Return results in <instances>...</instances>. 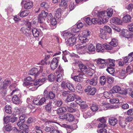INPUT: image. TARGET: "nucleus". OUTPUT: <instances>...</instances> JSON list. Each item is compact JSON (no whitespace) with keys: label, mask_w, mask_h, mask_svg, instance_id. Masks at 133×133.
<instances>
[{"label":"nucleus","mask_w":133,"mask_h":133,"mask_svg":"<svg viewBox=\"0 0 133 133\" xmlns=\"http://www.w3.org/2000/svg\"><path fill=\"white\" fill-rule=\"evenodd\" d=\"M48 79L49 81L51 82H52L55 79L54 76L53 74H50L48 76Z\"/></svg>","instance_id":"obj_60"},{"label":"nucleus","mask_w":133,"mask_h":133,"mask_svg":"<svg viewBox=\"0 0 133 133\" xmlns=\"http://www.w3.org/2000/svg\"><path fill=\"white\" fill-rule=\"evenodd\" d=\"M34 129L36 133H43L42 131L41 130V128L39 126H35Z\"/></svg>","instance_id":"obj_52"},{"label":"nucleus","mask_w":133,"mask_h":133,"mask_svg":"<svg viewBox=\"0 0 133 133\" xmlns=\"http://www.w3.org/2000/svg\"><path fill=\"white\" fill-rule=\"evenodd\" d=\"M90 33V32L89 30H84L83 31L82 33V34L83 35L87 37L89 36Z\"/></svg>","instance_id":"obj_63"},{"label":"nucleus","mask_w":133,"mask_h":133,"mask_svg":"<svg viewBox=\"0 0 133 133\" xmlns=\"http://www.w3.org/2000/svg\"><path fill=\"white\" fill-rule=\"evenodd\" d=\"M58 57L54 58L51 61L50 65L52 70H54L57 68L58 65Z\"/></svg>","instance_id":"obj_6"},{"label":"nucleus","mask_w":133,"mask_h":133,"mask_svg":"<svg viewBox=\"0 0 133 133\" xmlns=\"http://www.w3.org/2000/svg\"><path fill=\"white\" fill-rule=\"evenodd\" d=\"M12 101L13 103L15 104H19L21 103V100L20 98L16 95H15L12 98Z\"/></svg>","instance_id":"obj_12"},{"label":"nucleus","mask_w":133,"mask_h":133,"mask_svg":"<svg viewBox=\"0 0 133 133\" xmlns=\"http://www.w3.org/2000/svg\"><path fill=\"white\" fill-rule=\"evenodd\" d=\"M96 92V89L94 87H92L91 90L88 94V95H94Z\"/></svg>","instance_id":"obj_55"},{"label":"nucleus","mask_w":133,"mask_h":133,"mask_svg":"<svg viewBox=\"0 0 133 133\" xmlns=\"http://www.w3.org/2000/svg\"><path fill=\"white\" fill-rule=\"evenodd\" d=\"M98 108V106L97 104H93L90 107V109L91 110L94 112H95L97 111Z\"/></svg>","instance_id":"obj_48"},{"label":"nucleus","mask_w":133,"mask_h":133,"mask_svg":"<svg viewBox=\"0 0 133 133\" xmlns=\"http://www.w3.org/2000/svg\"><path fill=\"white\" fill-rule=\"evenodd\" d=\"M5 111L6 113L10 114H11L12 112V108L10 105H6L5 108Z\"/></svg>","instance_id":"obj_32"},{"label":"nucleus","mask_w":133,"mask_h":133,"mask_svg":"<svg viewBox=\"0 0 133 133\" xmlns=\"http://www.w3.org/2000/svg\"><path fill=\"white\" fill-rule=\"evenodd\" d=\"M47 18L48 20L50 21L51 23L50 26L51 27L53 26V28H52V29H55L56 28L55 25L57 24V22L55 18L52 16V15L51 13L49 14Z\"/></svg>","instance_id":"obj_4"},{"label":"nucleus","mask_w":133,"mask_h":133,"mask_svg":"<svg viewBox=\"0 0 133 133\" xmlns=\"http://www.w3.org/2000/svg\"><path fill=\"white\" fill-rule=\"evenodd\" d=\"M98 77L95 75L93 78L90 79H88L86 81V83L93 86L96 85L97 83Z\"/></svg>","instance_id":"obj_8"},{"label":"nucleus","mask_w":133,"mask_h":133,"mask_svg":"<svg viewBox=\"0 0 133 133\" xmlns=\"http://www.w3.org/2000/svg\"><path fill=\"white\" fill-rule=\"evenodd\" d=\"M133 61V52L128 54V56L124 58V61L125 62V64L128 65L129 62H130Z\"/></svg>","instance_id":"obj_7"},{"label":"nucleus","mask_w":133,"mask_h":133,"mask_svg":"<svg viewBox=\"0 0 133 133\" xmlns=\"http://www.w3.org/2000/svg\"><path fill=\"white\" fill-rule=\"evenodd\" d=\"M103 46L104 48L107 50H113L114 52L117 51L118 49V48H117V49L115 48V47H113L111 45H110L106 43L104 44L103 45Z\"/></svg>","instance_id":"obj_14"},{"label":"nucleus","mask_w":133,"mask_h":133,"mask_svg":"<svg viewBox=\"0 0 133 133\" xmlns=\"http://www.w3.org/2000/svg\"><path fill=\"white\" fill-rule=\"evenodd\" d=\"M11 83V80L10 79H6L4 81L1 88L3 89H5L10 85Z\"/></svg>","instance_id":"obj_18"},{"label":"nucleus","mask_w":133,"mask_h":133,"mask_svg":"<svg viewBox=\"0 0 133 133\" xmlns=\"http://www.w3.org/2000/svg\"><path fill=\"white\" fill-rule=\"evenodd\" d=\"M66 87L69 90L72 92H74L75 91V89L73 85L71 83H66Z\"/></svg>","instance_id":"obj_28"},{"label":"nucleus","mask_w":133,"mask_h":133,"mask_svg":"<svg viewBox=\"0 0 133 133\" xmlns=\"http://www.w3.org/2000/svg\"><path fill=\"white\" fill-rule=\"evenodd\" d=\"M81 109H85L87 108L88 105L86 104L85 102L82 101L81 105H80Z\"/></svg>","instance_id":"obj_58"},{"label":"nucleus","mask_w":133,"mask_h":133,"mask_svg":"<svg viewBox=\"0 0 133 133\" xmlns=\"http://www.w3.org/2000/svg\"><path fill=\"white\" fill-rule=\"evenodd\" d=\"M51 104V102H49L45 106V108L46 110L48 112H51V111L52 108Z\"/></svg>","instance_id":"obj_39"},{"label":"nucleus","mask_w":133,"mask_h":133,"mask_svg":"<svg viewBox=\"0 0 133 133\" xmlns=\"http://www.w3.org/2000/svg\"><path fill=\"white\" fill-rule=\"evenodd\" d=\"M74 36H72L70 37L67 41L68 44L70 46H72L76 43V38L75 36V35L74 34Z\"/></svg>","instance_id":"obj_11"},{"label":"nucleus","mask_w":133,"mask_h":133,"mask_svg":"<svg viewBox=\"0 0 133 133\" xmlns=\"http://www.w3.org/2000/svg\"><path fill=\"white\" fill-rule=\"evenodd\" d=\"M61 9H58L55 13V16L57 18H59L61 17Z\"/></svg>","instance_id":"obj_43"},{"label":"nucleus","mask_w":133,"mask_h":133,"mask_svg":"<svg viewBox=\"0 0 133 133\" xmlns=\"http://www.w3.org/2000/svg\"><path fill=\"white\" fill-rule=\"evenodd\" d=\"M27 118V117L25 116L24 115H21L19 117V121L22 123H24L25 121V119Z\"/></svg>","instance_id":"obj_50"},{"label":"nucleus","mask_w":133,"mask_h":133,"mask_svg":"<svg viewBox=\"0 0 133 133\" xmlns=\"http://www.w3.org/2000/svg\"><path fill=\"white\" fill-rule=\"evenodd\" d=\"M111 23L113 24H121L122 23L121 20L117 17L112 18L110 21Z\"/></svg>","instance_id":"obj_13"},{"label":"nucleus","mask_w":133,"mask_h":133,"mask_svg":"<svg viewBox=\"0 0 133 133\" xmlns=\"http://www.w3.org/2000/svg\"><path fill=\"white\" fill-rule=\"evenodd\" d=\"M10 117L9 116H7L5 117H4L3 118L4 123L6 124L10 122Z\"/></svg>","instance_id":"obj_59"},{"label":"nucleus","mask_w":133,"mask_h":133,"mask_svg":"<svg viewBox=\"0 0 133 133\" xmlns=\"http://www.w3.org/2000/svg\"><path fill=\"white\" fill-rule=\"evenodd\" d=\"M66 110V108L65 107H62L57 109V113L59 114L61 113L65 112Z\"/></svg>","instance_id":"obj_27"},{"label":"nucleus","mask_w":133,"mask_h":133,"mask_svg":"<svg viewBox=\"0 0 133 133\" xmlns=\"http://www.w3.org/2000/svg\"><path fill=\"white\" fill-rule=\"evenodd\" d=\"M96 50L97 52H103L104 51V49L102 48L101 45L100 44H98L96 46Z\"/></svg>","instance_id":"obj_37"},{"label":"nucleus","mask_w":133,"mask_h":133,"mask_svg":"<svg viewBox=\"0 0 133 133\" xmlns=\"http://www.w3.org/2000/svg\"><path fill=\"white\" fill-rule=\"evenodd\" d=\"M110 92L113 94L117 93L123 95H125L127 94L126 91L121 90V87L117 85L114 86L110 90Z\"/></svg>","instance_id":"obj_2"},{"label":"nucleus","mask_w":133,"mask_h":133,"mask_svg":"<svg viewBox=\"0 0 133 133\" xmlns=\"http://www.w3.org/2000/svg\"><path fill=\"white\" fill-rule=\"evenodd\" d=\"M107 34V31L103 29H101L99 33V37L102 39L105 38Z\"/></svg>","instance_id":"obj_24"},{"label":"nucleus","mask_w":133,"mask_h":133,"mask_svg":"<svg viewBox=\"0 0 133 133\" xmlns=\"http://www.w3.org/2000/svg\"><path fill=\"white\" fill-rule=\"evenodd\" d=\"M29 74L34 76V78H36L39 75L38 71L37 68H34L30 70Z\"/></svg>","instance_id":"obj_10"},{"label":"nucleus","mask_w":133,"mask_h":133,"mask_svg":"<svg viewBox=\"0 0 133 133\" xmlns=\"http://www.w3.org/2000/svg\"><path fill=\"white\" fill-rule=\"evenodd\" d=\"M31 30L33 36L35 37H38L39 34V30L35 28H32Z\"/></svg>","instance_id":"obj_23"},{"label":"nucleus","mask_w":133,"mask_h":133,"mask_svg":"<svg viewBox=\"0 0 133 133\" xmlns=\"http://www.w3.org/2000/svg\"><path fill=\"white\" fill-rule=\"evenodd\" d=\"M29 30L27 27L25 26L23 27L20 29L21 32L24 35H26V34H28V32H29Z\"/></svg>","instance_id":"obj_33"},{"label":"nucleus","mask_w":133,"mask_h":133,"mask_svg":"<svg viewBox=\"0 0 133 133\" xmlns=\"http://www.w3.org/2000/svg\"><path fill=\"white\" fill-rule=\"evenodd\" d=\"M115 60H114L110 59L106 60V63L108 64L110 66H115Z\"/></svg>","instance_id":"obj_34"},{"label":"nucleus","mask_w":133,"mask_h":133,"mask_svg":"<svg viewBox=\"0 0 133 133\" xmlns=\"http://www.w3.org/2000/svg\"><path fill=\"white\" fill-rule=\"evenodd\" d=\"M68 0H62L59 4V7L62 9H65L68 6L67 2Z\"/></svg>","instance_id":"obj_20"},{"label":"nucleus","mask_w":133,"mask_h":133,"mask_svg":"<svg viewBox=\"0 0 133 133\" xmlns=\"http://www.w3.org/2000/svg\"><path fill=\"white\" fill-rule=\"evenodd\" d=\"M83 75V74H79L78 75L72 77V78L76 82H81L82 80V76Z\"/></svg>","instance_id":"obj_15"},{"label":"nucleus","mask_w":133,"mask_h":133,"mask_svg":"<svg viewBox=\"0 0 133 133\" xmlns=\"http://www.w3.org/2000/svg\"><path fill=\"white\" fill-rule=\"evenodd\" d=\"M123 21L124 23H128L130 22L131 17L129 15H126L123 18Z\"/></svg>","instance_id":"obj_30"},{"label":"nucleus","mask_w":133,"mask_h":133,"mask_svg":"<svg viewBox=\"0 0 133 133\" xmlns=\"http://www.w3.org/2000/svg\"><path fill=\"white\" fill-rule=\"evenodd\" d=\"M79 66L80 70L82 71H84L85 70L87 69L86 66L82 64H79Z\"/></svg>","instance_id":"obj_54"},{"label":"nucleus","mask_w":133,"mask_h":133,"mask_svg":"<svg viewBox=\"0 0 133 133\" xmlns=\"http://www.w3.org/2000/svg\"><path fill=\"white\" fill-rule=\"evenodd\" d=\"M74 100V96L71 94L68 95L66 99V101L67 102L73 101Z\"/></svg>","instance_id":"obj_40"},{"label":"nucleus","mask_w":133,"mask_h":133,"mask_svg":"<svg viewBox=\"0 0 133 133\" xmlns=\"http://www.w3.org/2000/svg\"><path fill=\"white\" fill-rule=\"evenodd\" d=\"M126 72L125 69H122L119 72V75L120 76L123 77L124 78L125 76V73Z\"/></svg>","instance_id":"obj_64"},{"label":"nucleus","mask_w":133,"mask_h":133,"mask_svg":"<svg viewBox=\"0 0 133 133\" xmlns=\"http://www.w3.org/2000/svg\"><path fill=\"white\" fill-rule=\"evenodd\" d=\"M46 78L44 77L42 79L39 78L38 81L36 80V82H34V85H38V87L41 85L42 84L41 83L45 81L46 80Z\"/></svg>","instance_id":"obj_21"},{"label":"nucleus","mask_w":133,"mask_h":133,"mask_svg":"<svg viewBox=\"0 0 133 133\" xmlns=\"http://www.w3.org/2000/svg\"><path fill=\"white\" fill-rule=\"evenodd\" d=\"M5 130L7 131H10L12 129V127L11 124H8L5 127Z\"/></svg>","instance_id":"obj_57"},{"label":"nucleus","mask_w":133,"mask_h":133,"mask_svg":"<svg viewBox=\"0 0 133 133\" xmlns=\"http://www.w3.org/2000/svg\"><path fill=\"white\" fill-rule=\"evenodd\" d=\"M110 45L112 46L113 47H116L118 44V41L116 39H113L111 42H110Z\"/></svg>","instance_id":"obj_35"},{"label":"nucleus","mask_w":133,"mask_h":133,"mask_svg":"<svg viewBox=\"0 0 133 133\" xmlns=\"http://www.w3.org/2000/svg\"><path fill=\"white\" fill-rule=\"evenodd\" d=\"M95 61L97 64H101L99 66V69H103L105 68V65L104 64L106 62V60H105L103 59L98 58L96 59Z\"/></svg>","instance_id":"obj_9"},{"label":"nucleus","mask_w":133,"mask_h":133,"mask_svg":"<svg viewBox=\"0 0 133 133\" xmlns=\"http://www.w3.org/2000/svg\"><path fill=\"white\" fill-rule=\"evenodd\" d=\"M23 123L21 122H18L17 123V125L19 128L21 129L28 130L29 129L28 126L26 124H23Z\"/></svg>","instance_id":"obj_19"},{"label":"nucleus","mask_w":133,"mask_h":133,"mask_svg":"<svg viewBox=\"0 0 133 133\" xmlns=\"http://www.w3.org/2000/svg\"><path fill=\"white\" fill-rule=\"evenodd\" d=\"M26 2L25 1H23L21 3L24 4V7L25 9H29L31 8L33 6V3L32 2H27L24 3V2Z\"/></svg>","instance_id":"obj_16"},{"label":"nucleus","mask_w":133,"mask_h":133,"mask_svg":"<svg viewBox=\"0 0 133 133\" xmlns=\"http://www.w3.org/2000/svg\"><path fill=\"white\" fill-rule=\"evenodd\" d=\"M55 93L53 92L52 91H50L49 92V95L48 97L50 99H53L55 97Z\"/></svg>","instance_id":"obj_49"},{"label":"nucleus","mask_w":133,"mask_h":133,"mask_svg":"<svg viewBox=\"0 0 133 133\" xmlns=\"http://www.w3.org/2000/svg\"><path fill=\"white\" fill-rule=\"evenodd\" d=\"M109 123L111 125L114 126L118 122L117 119L114 117H111L110 118L109 120Z\"/></svg>","instance_id":"obj_17"},{"label":"nucleus","mask_w":133,"mask_h":133,"mask_svg":"<svg viewBox=\"0 0 133 133\" xmlns=\"http://www.w3.org/2000/svg\"><path fill=\"white\" fill-rule=\"evenodd\" d=\"M106 79L104 76L100 77V83L102 85H104L106 83Z\"/></svg>","instance_id":"obj_36"},{"label":"nucleus","mask_w":133,"mask_h":133,"mask_svg":"<svg viewBox=\"0 0 133 133\" xmlns=\"http://www.w3.org/2000/svg\"><path fill=\"white\" fill-rule=\"evenodd\" d=\"M121 35L123 37L128 38L129 35V32L127 30L122 31L121 32Z\"/></svg>","instance_id":"obj_45"},{"label":"nucleus","mask_w":133,"mask_h":133,"mask_svg":"<svg viewBox=\"0 0 133 133\" xmlns=\"http://www.w3.org/2000/svg\"><path fill=\"white\" fill-rule=\"evenodd\" d=\"M88 49L89 51V53L90 54H94L95 52V46L92 44L89 45Z\"/></svg>","instance_id":"obj_22"},{"label":"nucleus","mask_w":133,"mask_h":133,"mask_svg":"<svg viewBox=\"0 0 133 133\" xmlns=\"http://www.w3.org/2000/svg\"><path fill=\"white\" fill-rule=\"evenodd\" d=\"M107 82L110 84H111L113 82L114 78L110 76H108L107 77Z\"/></svg>","instance_id":"obj_46"},{"label":"nucleus","mask_w":133,"mask_h":133,"mask_svg":"<svg viewBox=\"0 0 133 133\" xmlns=\"http://www.w3.org/2000/svg\"><path fill=\"white\" fill-rule=\"evenodd\" d=\"M55 123L52 120H46L43 128L44 130L47 132L51 131L52 129H55L53 123Z\"/></svg>","instance_id":"obj_1"},{"label":"nucleus","mask_w":133,"mask_h":133,"mask_svg":"<svg viewBox=\"0 0 133 133\" xmlns=\"http://www.w3.org/2000/svg\"><path fill=\"white\" fill-rule=\"evenodd\" d=\"M26 108L25 107H21L17 109L16 112H18V113L19 114L24 113L26 112V110L25 109Z\"/></svg>","instance_id":"obj_47"},{"label":"nucleus","mask_w":133,"mask_h":133,"mask_svg":"<svg viewBox=\"0 0 133 133\" xmlns=\"http://www.w3.org/2000/svg\"><path fill=\"white\" fill-rule=\"evenodd\" d=\"M76 89L79 92L82 91L83 90V89L82 85L79 83L77 84L76 87Z\"/></svg>","instance_id":"obj_53"},{"label":"nucleus","mask_w":133,"mask_h":133,"mask_svg":"<svg viewBox=\"0 0 133 133\" xmlns=\"http://www.w3.org/2000/svg\"><path fill=\"white\" fill-rule=\"evenodd\" d=\"M54 104L56 106L60 107L63 104V102L62 100L59 99L58 100L55 102Z\"/></svg>","instance_id":"obj_51"},{"label":"nucleus","mask_w":133,"mask_h":133,"mask_svg":"<svg viewBox=\"0 0 133 133\" xmlns=\"http://www.w3.org/2000/svg\"><path fill=\"white\" fill-rule=\"evenodd\" d=\"M66 121L69 122H72L75 119L74 116L70 113L67 114Z\"/></svg>","instance_id":"obj_31"},{"label":"nucleus","mask_w":133,"mask_h":133,"mask_svg":"<svg viewBox=\"0 0 133 133\" xmlns=\"http://www.w3.org/2000/svg\"><path fill=\"white\" fill-rule=\"evenodd\" d=\"M103 29L105 31H107L108 33H110L111 32V28L108 26H105L103 27Z\"/></svg>","instance_id":"obj_62"},{"label":"nucleus","mask_w":133,"mask_h":133,"mask_svg":"<svg viewBox=\"0 0 133 133\" xmlns=\"http://www.w3.org/2000/svg\"><path fill=\"white\" fill-rule=\"evenodd\" d=\"M105 12L104 11H102L99 12L98 16V19L100 21H101V22H102V21L103 19V17L104 16Z\"/></svg>","instance_id":"obj_41"},{"label":"nucleus","mask_w":133,"mask_h":133,"mask_svg":"<svg viewBox=\"0 0 133 133\" xmlns=\"http://www.w3.org/2000/svg\"><path fill=\"white\" fill-rule=\"evenodd\" d=\"M78 42L83 44H85L88 41V39L85 37L81 36L79 37L78 39Z\"/></svg>","instance_id":"obj_25"},{"label":"nucleus","mask_w":133,"mask_h":133,"mask_svg":"<svg viewBox=\"0 0 133 133\" xmlns=\"http://www.w3.org/2000/svg\"><path fill=\"white\" fill-rule=\"evenodd\" d=\"M67 110L70 112H74L76 111V109L68 106Z\"/></svg>","instance_id":"obj_61"},{"label":"nucleus","mask_w":133,"mask_h":133,"mask_svg":"<svg viewBox=\"0 0 133 133\" xmlns=\"http://www.w3.org/2000/svg\"><path fill=\"white\" fill-rule=\"evenodd\" d=\"M112 93L110 92V90L109 92L105 91L104 93V96L106 98H110L112 96Z\"/></svg>","instance_id":"obj_44"},{"label":"nucleus","mask_w":133,"mask_h":133,"mask_svg":"<svg viewBox=\"0 0 133 133\" xmlns=\"http://www.w3.org/2000/svg\"><path fill=\"white\" fill-rule=\"evenodd\" d=\"M46 100V98L44 97L40 98V97L38 96L37 98H35L34 99L33 102L34 104L37 105H41L44 104Z\"/></svg>","instance_id":"obj_3"},{"label":"nucleus","mask_w":133,"mask_h":133,"mask_svg":"<svg viewBox=\"0 0 133 133\" xmlns=\"http://www.w3.org/2000/svg\"><path fill=\"white\" fill-rule=\"evenodd\" d=\"M61 35L65 39H66L67 38H68L71 35L72 36L74 35V34H72L70 32H66L65 31H63Z\"/></svg>","instance_id":"obj_26"},{"label":"nucleus","mask_w":133,"mask_h":133,"mask_svg":"<svg viewBox=\"0 0 133 133\" xmlns=\"http://www.w3.org/2000/svg\"><path fill=\"white\" fill-rule=\"evenodd\" d=\"M106 71L110 74L114 76L113 74L115 71L114 68L111 67H108Z\"/></svg>","instance_id":"obj_38"},{"label":"nucleus","mask_w":133,"mask_h":133,"mask_svg":"<svg viewBox=\"0 0 133 133\" xmlns=\"http://www.w3.org/2000/svg\"><path fill=\"white\" fill-rule=\"evenodd\" d=\"M48 15V12H46L45 11H42L39 16L38 18V22L40 23H42L43 21H45L46 16Z\"/></svg>","instance_id":"obj_5"},{"label":"nucleus","mask_w":133,"mask_h":133,"mask_svg":"<svg viewBox=\"0 0 133 133\" xmlns=\"http://www.w3.org/2000/svg\"><path fill=\"white\" fill-rule=\"evenodd\" d=\"M29 13V10H26L21 12L19 14V15L20 17H23L27 16Z\"/></svg>","instance_id":"obj_29"},{"label":"nucleus","mask_w":133,"mask_h":133,"mask_svg":"<svg viewBox=\"0 0 133 133\" xmlns=\"http://www.w3.org/2000/svg\"><path fill=\"white\" fill-rule=\"evenodd\" d=\"M62 74H59L57 75L56 81L58 82H61L63 79V77Z\"/></svg>","instance_id":"obj_56"},{"label":"nucleus","mask_w":133,"mask_h":133,"mask_svg":"<svg viewBox=\"0 0 133 133\" xmlns=\"http://www.w3.org/2000/svg\"><path fill=\"white\" fill-rule=\"evenodd\" d=\"M91 24L92 23L93 24L98 23L101 24V21H100L99 19L96 18H93L91 20Z\"/></svg>","instance_id":"obj_42"}]
</instances>
